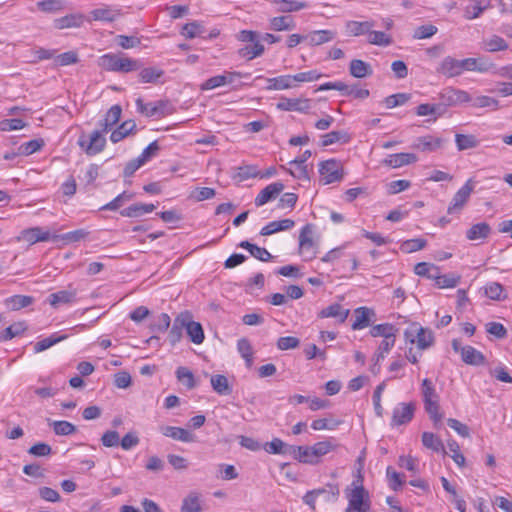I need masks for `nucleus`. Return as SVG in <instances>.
Segmentation results:
<instances>
[{
	"label": "nucleus",
	"mask_w": 512,
	"mask_h": 512,
	"mask_svg": "<svg viewBox=\"0 0 512 512\" xmlns=\"http://www.w3.org/2000/svg\"><path fill=\"white\" fill-rule=\"evenodd\" d=\"M295 226V222L292 219H283L279 221H272L265 225L260 234L262 236H269L280 231L290 230Z\"/></svg>",
	"instance_id": "29"
},
{
	"label": "nucleus",
	"mask_w": 512,
	"mask_h": 512,
	"mask_svg": "<svg viewBox=\"0 0 512 512\" xmlns=\"http://www.w3.org/2000/svg\"><path fill=\"white\" fill-rule=\"evenodd\" d=\"M160 431L164 436L181 442L191 443L196 441V436L193 433L181 427L163 426Z\"/></svg>",
	"instance_id": "18"
},
{
	"label": "nucleus",
	"mask_w": 512,
	"mask_h": 512,
	"mask_svg": "<svg viewBox=\"0 0 512 512\" xmlns=\"http://www.w3.org/2000/svg\"><path fill=\"white\" fill-rule=\"evenodd\" d=\"M437 73L447 78H453L461 75L460 62L451 56H446L437 67Z\"/></svg>",
	"instance_id": "20"
},
{
	"label": "nucleus",
	"mask_w": 512,
	"mask_h": 512,
	"mask_svg": "<svg viewBox=\"0 0 512 512\" xmlns=\"http://www.w3.org/2000/svg\"><path fill=\"white\" fill-rule=\"evenodd\" d=\"M295 26L296 24L290 16H278L270 20V28L274 31H290Z\"/></svg>",
	"instance_id": "48"
},
{
	"label": "nucleus",
	"mask_w": 512,
	"mask_h": 512,
	"mask_svg": "<svg viewBox=\"0 0 512 512\" xmlns=\"http://www.w3.org/2000/svg\"><path fill=\"white\" fill-rule=\"evenodd\" d=\"M277 108L282 111H298L305 113L311 106L309 99L282 98L277 103Z\"/></svg>",
	"instance_id": "21"
},
{
	"label": "nucleus",
	"mask_w": 512,
	"mask_h": 512,
	"mask_svg": "<svg viewBox=\"0 0 512 512\" xmlns=\"http://www.w3.org/2000/svg\"><path fill=\"white\" fill-rule=\"evenodd\" d=\"M491 233V228L486 222L477 223L471 226L466 232V237L471 240L485 239Z\"/></svg>",
	"instance_id": "38"
},
{
	"label": "nucleus",
	"mask_w": 512,
	"mask_h": 512,
	"mask_svg": "<svg viewBox=\"0 0 512 512\" xmlns=\"http://www.w3.org/2000/svg\"><path fill=\"white\" fill-rule=\"evenodd\" d=\"M76 296L77 290L69 286L68 289L60 290L50 294L48 297V302L52 307L57 308L62 304H70L74 302Z\"/></svg>",
	"instance_id": "19"
},
{
	"label": "nucleus",
	"mask_w": 512,
	"mask_h": 512,
	"mask_svg": "<svg viewBox=\"0 0 512 512\" xmlns=\"http://www.w3.org/2000/svg\"><path fill=\"white\" fill-rule=\"evenodd\" d=\"M421 393L426 412L435 422L440 421L442 419V415L439 413V396L430 379H423L421 384Z\"/></svg>",
	"instance_id": "4"
},
{
	"label": "nucleus",
	"mask_w": 512,
	"mask_h": 512,
	"mask_svg": "<svg viewBox=\"0 0 512 512\" xmlns=\"http://www.w3.org/2000/svg\"><path fill=\"white\" fill-rule=\"evenodd\" d=\"M204 32V27L198 21H192L190 23H186L181 30V35L188 38L193 39L197 36H200Z\"/></svg>",
	"instance_id": "63"
},
{
	"label": "nucleus",
	"mask_w": 512,
	"mask_h": 512,
	"mask_svg": "<svg viewBox=\"0 0 512 512\" xmlns=\"http://www.w3.org/2000/svg\"><path fill=\"white\" fill-rule=\"evenodd\" d=\"M417 156L413 153H396L389 155L383 163L392 168H399L417 161Z\"/></svg>",
	"instance_id": "26"
},
{
	"label": "nucleus",
	"mask_w": 512,
	"mask_h": 512,
	"mask_svg": "<svg viewBox=\"0 0 512 512\" xmlns=\"http://www.w3.org/2000/svg\"><path fill=\"white\" fill-rule=\"evenodd\" d=\"M319 173L325 185L341 181L343 178V168L340 162L335 159L321 162Z\"/></svg>",
	"instance_id": "9"
},
{
	"label": "nucleus",
	"mask_w": 512,
	"mask_h": 512,
	"mask_svg": "<svg viewBox=\"0 0 512 512\" xmlns=\"http://www.w3.org/2000/svg\"><path fill=\"white\" fill-rule=\"evenodd\" d=\"M289 456L302 463L314 464L310 446H289Z\"/></svg>",
	"instance_id": "34"
},
{
	"label": "nucleus",
	"mask_w": 512,
	"mask_h": 512,
	"mask_svg": "<svg viewBox=\"0 0 512 512\" xmlns=\"http://www.w3.org/2000/svg\"><path fill=\"white\" fill-rule=\"evenodd\" d=\"M32 302L33 297L26 295H14L5 300L6 306L13 311L27 307L31 305Z\"/></svg>",
	"instance_id": "51"
},
{
	"label": "nucleus",
	"mask_w": 512,
	"mask_h": 512,
	"mask_svg": "<svg viewBox=\"0 0 512 512\" xmlns=\"http://www.w3.org/2000/svg\"><path fill=\"white\" fill-rule=\"evenodd\" d=\"M98 64L106 71L121 73H128L137 70L140 67L137 60L111 53L101 56Z\"/></svg>",
	"instance_id": "3"
},
{
	"label": "nucleus",
	"mask_w": 512,
	"mask_h": 512,
	"mask_svg": "<svg viewBox=\"0 0 512 512\" xmlns=\"http://www.w3.org/2000/svg\"><path fill=\"white\" fill-rule=\"evenodd\" d=\"M367 41L369 44L378 46H389L392 43V39L389 35L382 31H373L367 33Z\"/></svg>",
	"instance_id": "60"
},
{
	"label": "nucleus",
	"mask_w": 512,
	"mask_h": 512,
	"mask_svg": "<svg viewBox=\"0 0 512 512\" xmlns=\"http://www.w3.org/2000/svg\"><path fill=\"white\" fill-rule=\"evenodd\" d=\"M268 90H285L294 87L293 75H282L267 79Z\"/></svg>",
	"instance_id": "39"
},
{
	"label": "nucleus",
	"mask_w": 512,
	"mask_h": 512,
	"mask_svg": "<svg viewBox=\"0 0 512 512\" xmlns=\"http://www.w3.org/2000/svg\"><path fill=\"white\" fill-rule=\"evenodd\" d=\"M136 106L138 112L145 115L146 117H162L167 114V103L162 100L144 103L141 98H138L136 100Z\"/></svg>",
	"instance_id": "12"
},
{
	"label": "nucleus",
	"mask_w": 512,
	"mask_h": 512,
	"mask_svg": "<svg viewBox=\"0 0 512 512\" xmlns=\"http://www.w3.org/2000/svg\"><path fill=\"white\" fill-rule=\"evenodd\" d=\"M236 39L243 43H250L237 50V55L247 61L260 57L264 51V45L260 42V34L253 30H241L236 34Z\"/></svg>",
	"instance_id": "2"
},
{
	"label": "nucleus",
	"mask_w": 512,
	"mask_h": 512,
	"mask_svg": "<svg viewBox=\"0 0 512 512\" xmlns=\"http://www.w3.org/2000/svg\"><path fill=\"white\" fill-rule=\"evenodd\" d=\"M239 247L248 250L251 256L262 262H268L272 258V255L267 249L252 244L247 240L241 241Z\"/></svg>",
	"instance_id": "36"
},
{
	"label": "nucleus",
	"mask_w": 512,
	"mask_h": 512,
	"mask_svg": "<svg viewBox=\"0 0 512 512\" xmlns=\"http://www.w3.org/2000/svg\"><path fill=\"white\" fill-rule=\"evenodd\" d=\"M313 492L317 497L323 496L326 501H335L340 494L338 485L330 483L323 488L314 489Z\"/></svg>",
	"instance_id": "61"
},
{
	"label": "nucleus",
	"mask_w": 512,
	"mask_h": 512,
	"mask_svg": "<svg viewBox=\"0 0 512 512\" xmlns=\"http://www.w3.org/2000/svg\"><path fill=\"white\" fill-rule=\"evenodd\" d=\"M182 317L186 320L183 321V324L190 340L194 344H201L205 338L202 325L199 322L193 321L192 315L187 311L182 313Z\"/></svg>",
	"instance_id": "13"
},
{
	"label": "nucleus",
	"mask_w": 512,
	"mask_h": 512,
	"mask_svg": "<svg viewBox=\"0 0 512 512\" xmlns=\"http://www.w3.org/2000/svg\"><path fill=\"white\" fill-rule=\"evenodd\" d=\"M273 3L277 7L276 11L280 13L296 12L307 7L306 2L295 0H274Z\"/></svg>",
	"instance_id": "40"
},
{
	"label": "nucleus",
	"mask_w": 512,
	"mask_h": 512,
	"mask_svg": "<svg viewBox=\"0 0 512 512\" xmlns=\"http://www.w3.org/2000/svg\"><path fill=\"white\" fill-rule=\"evenodd\" d=\"M336 37V32L332 30H315L305 35V39L312 46L322 45L332 41Z\"/></svg>",
	"instance_id": "28"
},
{
	"label": "nucleus",
	"mask_w": 512,
	"mask_h": 512,
	"mask_svg": "<svg viewBox=\"0 0 512 512\" xmlns=\"http://www.w3.org/2000/svg\"><path fill=\"white\" fill-rule=\"evenodd\" d=\"M459 62L461 74L464 71L485 73L493 67V64L483 57L465 58L459 60Z\"/></svg>",
	"instance_id": "15"
},
{
	"label": "nucleus",
	"mask_w": 512,
	"mask_h": 512,
	"mask_svg": "<svg viewBox=\"0 0 512 512\" xmlns=\"http://www.w3.org/2000/svg\"><path fill=\"white\" fill-rule=\"evenodd\" d=\"M183 321L186 320L182 317L181 313L175 318L174 323L169 331L168 339L173 346L177 344L182 338V330L184 328Z\"/></svg>",
	"instance_id": "52"
},
{
	"label": "nucleus",
	"mask_w": 512,
	"mask_h": 512,
	"mask_svg": "<svg viewBox=\"0 0 512 512\" xmlns=\"http://www.w3.org/2000/svg\"><path fill=\"white\" fill-rule=\"evenodd\" d=\"M374 27L373 21H348L345 24V31L349 36L358 37L370 32Z\"/></svg>",
	"instance_id": "27"
},
{
	"label": "nucleus",
	"mask_w": 512,
	"mask_h": 512,
	"mask_svg": "<svg viewBox=\"0 0 512 512\" xmlns=\"http://www.w3.org/2000/svg\"><path fill=\"white\" fill-rule=\"evenodd\" d=\"M351 136L344 130L331 131L321 136V146L327 147L335 143H348Z\"/></svg>",
	"instance_id": "33"
},
{
	"label": "nucleus",
	"mask_w": 512,
	"mask_h": 512,
	"mask_svg": "<svg viewBox=\"0 0 512 512\" xmlns=\"http://www.w3.org/2000/svg\"><path fill=\"white\" fill-rule=\"evenodd\" d=\"M67 335H57V334H52L50 335L49 337L47 338H44L40 341H38L35 345H34V352L35 353H40L42 351H45L46 349L52 347L53 345L67 339Z\"/></svg>",
	"instance_id": "56"
},
{
	"label": "nucleus",
	"mask_w": 512,
	"mask_h": 512,
	"mask_svg": "<svg viewBox=\"0 0 512 512\" xmlns=\"http://www.w3.org/2000/svg\"><path fill=\"white\" fill-rule=\"evenodd\" d=\"M313 225L306 224L299 235V254L305 260H311L316 256L315 243L312 238Z\"/></svg>",
	"instance_id": "11"
},
{
	"label": "nucleus",
	"mask_w": 512,
	"mask_h": 512,
	"mask_svg": "<svg viewBox=\"0 0 512 512\" xmlns=\"http://www.w3.org/2000/svg\"><path fill=\"white\" fill-rule=\"evenodd\" d=\"M311 447V455L314 459V464L319 462V459L328 454L330 451L335 449V445L331 441H320L315 443Z\"/></svg>",
	"instance_id": "45"
},
{
	"label": "nucleus",
	"mask_w": 512,
	"mask_h": 512,
	"mask_svg": "<svg viewBox=\"0 0 512 512\" xmlns=\"http://www.w3.org/2000/svg\"><path fill=\"white\" fill-rule=\"evenodd\" d=\"M351 486V489L346 490L348 506L345 512H368L370 509L369 493L363 486V476L360 471Z\"/></svg>",
	"instance_id": "1"
},
{
	"label": "nucleus",
	"mask_w": 512,
	"mask_h": 512,
	"mask_svg": "<svg viewBox=\"0 0 512 512\" xmlns=\"http://www.w3.org/2000/svg\"><path fill=\"white\" fill-rule=\"evenodd\" d=\"M422 443L428 449H431L435 452L442 451L443 453H445L442 441L440 440L439 437H437L435 434L431 432H424L422 434Z\"/></svg>",
	"instance_id": "55"
},
{
	"label": "nucleus",
	"mask_w": 512,
	"mask_h": 512,
	"mask_svg": "<svg viewBox=\"0 0 512 512\" xmlns=\"http://www.w3.org/2000/svg\"><path fill=\"white\" fill-rule=\"evenodd\" d=\"M200 494L198 492H190L182 502L181 512H201Z\"/></svg>",
	"instance_id": "42"
},
{
	"label": "nucleus",
	"mask_w": 512,
	"mask_h": 512,
	"mask_svg": "<svg viewBox=\"0 0 512 512\" xmlns=\"http://www.w3.org/2000/svg\"><path fill=\"white\" fill-rule=\"evenodd\" d=\"M490 7V0H469V3L464 9V17L468 20H473Z\"/></svg>",
	"instance_id": "25"
},
{
	"label": "nucleus",
	"mask_w": 512,
	"mask_h": 512,
	"mask_svg": "<svg viewBox=\"0 0 512 512\" xmlns=\"http://www.w3.org/2000/svg\"><path fill=\"white\" fill-rule=\"evenodd\" d=\"M484 294L491 300L501 301L506 298L503 286L498 282H490L484 287Z\"/></svg>",
	"instance_id": "54"
},
{
	"label": "nucleus",
	"mask_w": 512,
	"mask_h": 512,
	"mask_svg": "<svg viewBox=\"0 0 512 512\" xmlns=\"http://www.w3.org/2000/svg\"><path fill=\"white\" fill-rule=\"evenodd\" d=\"M436 277L433 278L437 287L439 288H454L456 287L460 280L461 276L457 274H444L440 275L439 269L436 271Z\"/></svg>",
	"instance_id": "44"
},
{
	"label": "nucleus",
	"mask_w": 512,
	"mask_h": 512,
	"mask_svg": "<svg viewBox=\"0 0 512 512\" xmlns=\"http://www.w3.org/2000/svg\"><path fill=\"white\" fill-rule=\"evenodd\" d=\"M484 49L489 52L503 51L508 48L507 42L500 36L493 35L492 37L485 39Z\"/></svg>",
	"instance_id": "59"
},
{
	"label": "nucleus",
	"mask_w": 512,
	"mask_h": 512,
	"mask_svg": "<svg viewBox=\"0 0 512 512\" xmlns=\"http://www.w3.org/2000/svg\"><path fill=\"white\" fill-rule=\"evenodd\" d=\"M398 332V329L390 324V323H383L373 326L370 329V335L372 337H383L384 339L396 336Z\"/></svg>",
	"instance_id": "49"
},
{
	"label": "nucleus",
	"mask_w": 512,
	"mask_h": 512,
	"mask_svg": "<svg viewBox=\"0 0 512 512\" xmlns=\"http://www.w3.org/2000/svg\"><path fill=\"white\" fill-rule=\"evenodd\" d=\"M84 22L81 14H70L55 20V27L58 29L80 27Z\"/></svg>",
	"instance_id": "41"
},
{
	"label": "nucleus",
	"mask_w": 512,
	"mask_h": 512,
	"mask_svg": "<svg viewBox=\"0 0 512 512\" xmlns=\"http://www.w3.org/2000/svg\"><path fill=\"white\" fill-rule=\"evenodd\" d=\"M415 405L413 403H399L393 410L392 425H403L410 422L414 416Z\"/></svg>",
	"instance_id": "14"
},
{
	"label": "nucleus",
	"mask_w": 512,
	"mask_h": 512,
	"mask_svg": "<svg viewBox=\"0 0 512 512\" xmlns=\"http://www.w3.org/2000/svg\"><path fill=\"white\" fill-rule=\"evenodd\" d=\"M136 130V123L134 120H126L120 126H118L115 130L112 131L110 135V140L113 143H118L123 140L128 135L134 133Z\"/></svg>",
	"instance_id": "30"
},
{
	"label": "nucleus",
	"mask_w": 512,
	"mask_h": 512,
	"mask_svg": "<svg viewBox=\"0 0 512 512\" xmlns=\"http://www.w3.org/2000/svg\"><path fill=\"white\" fill-rule=\"evenodd\" d=\"M102 131L95 130L89 137L82 134L78 139L79 147L89 156L102 152L106 145V138Z\"/></svg>",
	"instance_id": "6"
},
{
	"label": "nucleus",
	"mask_w": 512,
	"mask_h": 512,
	"mask_svg": "<svg viewBox=\"0 0 512 512\" xmlns=\"http://www.w3.org/2000/svg\"><path fill=\"white\" fill-rule=\"evenodd\" d=\"M122 109L119 105H113L106 113L104 119L99 123L102 127V132L106 133L118 123L121 118Z\"/></svg>",
	"instance_id": "31"
},
{
	"label": "nucleus",
	"mask_w": 512,
	"mask_h": 512,
	"mask_svg": "<svg viewBox=\"0 0 512 512\" xmlns=\"http://www.w3.org/2000/svg\"><path fill=\"white\" fill-rule=\"evenodd\" d=\"M258 176L259 170L257 169V166L243 165L237 168V172L233 176V179L242 182L250 178H256Z\"/></svg>",
	"instance_id": "57"
},
{
	"label": "nucleus",
	"mask_w": 512,
	"mask_h": 512,
	"mask_svg": "<svg viewBox=\"0 0 512 512\" xmlns=\"http://www.w3.org/2000/svg\"><path fill=\"white\" fill-rule=\"evenodd\" d=\"M289 446L290 445L286 444L281 439L274 438L272 441L265 444L264 449L270 454L289 455Z\"/></svg>",
	"instance_id": "58"
},
{
	"label": "nucleus",
	"mask_w": 512,
	"mask_h": 512,
	"mask_svg": "<svg viewBox=\"0 0 512 512\" xmlns=\"http://www.w3.org/2000/svg\"><path fill=\"white\" fill-rule=\"evenodd\" d=\"M349 309H344L341 304L333 303L322 309L318 316L320 318H336L340 323H344L349 316Z\"/></svg>",
	"instance_id": "24"
},
{
	"label": "nucleus",
	"mask_w": 512,
	"mask_h": 512,
	"mask_svg": "<svg viewBox=\"0 0 512 512\" xmlns=\"http://www.w3.org/2000/svg\"><path fill=\"white\" fill-rule=\"evenodd\" d=\"M355 321L352 324L353 330H361L367 327L370 323V316L374 315L373 310L367 307H359L355 309Z\"/></svg>",
	"instance_id": "35"
},
{
	"label": "nucleus",
	"mask_w": 512,
	"mask_h": 512,
	"mask_svg": "<svg viewBox=\"0 0 512 512\" xmlns=\"http://www.w3.org/2000/svg\"><path fill=\"white\" fill-rule=\"evenodd\" d=\"M89 15L92 21L113 22L121 13L119 9L110 6H101L90 11Z\"/></svg>",
	"instance_id": "23"
},
{
	"label": "nucleus",
	"mask_w": 512,
	"mask_h": 512,
	"mask_svg": "<svg viewBox=\"0 0 512 512\" xmlns=\"http://www.w3.org/2000/svg\"><path fill=\"white\" fill-rule=\"evenodd\" d=\"M44 145V141L42 139H33L28 142L22 143L18 147V154L20 155H31L37 151H39Z\"/></svg>",
	"instance_id": "64"
},
{
	"label": "nucleus",
	"mask_w": 512,
	"mask_h": 512,
	"mask_svg": "<svg viewBox=\"0 0 512 512\" xmlns=\"http://www.w3.org/2000/svg\"><path fill=\"white\" fill-rule=\"evenodd\" d=\"M284 189L282 182H274L267 185L262 189L255 198V205L257 207L265 205L267 202L275 199Z\"/></svg>",
	"instance_id": "16"
},
{
	"label": "nucleus",
	"mask_w": 512,
	"mask_h": 512,
	"mask_svg": "<svg viewBox=\"0 0 512 512\" xmlns=\"http://www.w3.org/2000/svg\"><path fill=\"white\" fill-rule=\"evenodd\" d=\"M444 113H445V109H443V105H438V103L437 104L424 103V104H420L419 106L416 107V114L418 116H433L434 121L438 117L442 116Z\"/></svg>",
	"instance_id": "43"
},
{
	"label": "nucleus",
	"mask_w": 512,
	"mask_h": 512,
	"mask_svg": "<svg viewBox=\"0 0 512 512\" xmlns=\"http://www.w3.org/2000/svg\"><path fill=\"white\" fill-rule=\"evenodd\" d=\"M455 143L459 151L476 148L479 145V140L472 134H459L455 135Z\"/></svg>",
	"instance_id": "47"
},
{
	"label": "nucleus",
	"mask_w": 512,
	"mask_h": 512,
	"mask_svg": "<svg viewBox=\"0 0 512 512\" xmlns=\"http://www.w3.org/2000/svg\"><path fill=\"white\" fill-rule=\"evenodd\" d=\"M51 235L49 231H44L40 227H32L21 231L17 237V241H26L29 244H35L37 242H44L50 239Z\"/></svg>",
	"instance_id": "17"
},
{
	"label": "nucleus",
	"mask_w": 512,
	"mask_h": 512,
	"mask_svg": "<svg viewBox=\"0 0 512 512\" xmlns=\"http://www.w3.org/2000/svg\"><path fill=\"white\" fill-rule=\"evenodd\" d=\"M404 338L410 343H416L420 350H425L434 344V334L430 329L421 327L418 323H412L404 331Z\"/></svg>",
	"instance_id": "5"
},
{
	"label": "nucleus",
	"mask_w": 512,
	"mask_h": 512,
	"mask_svg": "<svg viewBox=\"0 0 512 512\" xmlns=\"http://www.w3.org/2000/svg\"><path fill=\"white\" fill-rule=\"evenodd\" d=\"M210 382L213 390L220 395H229L232 392L228 379L224 375H213Z\"/></svg>",
	"instance_id": "46"
},
{
	"label": "nucleus",
	"mask_w": 512,
	"mask_h": 512,
	"mask_svg": "<svg viewBox=\"0 0 512 512\" xmlns=\"http://www.w3.org/2000/svg\"><path fill=\"white\" fill-rule=\"evenodd\" d=\"M164 71L157 67H147L140 71L139 78L142 83H156L162 76Z\"/></svg>",
	"instance_id": "53"
},
{
	"label": "nucleus",
	"mask_w": 512,
	"mask_h": 512,
	"mask_svg": "<svg viewBox=\"0 0 512 512\" xmlns=\"http://www.w3.org/2000/svg\"><path fill=\"white\" fill-rule=\"evenodd\" d=\"M349 73L355 78H366L372 75L373 70L369 63L353 59L349 65Z\"/></svg>",
	"instance_id": "32"
},
{
	"label": "nucleus",
	"mask_w": 512,
	"mask_h": 512,
	"mask_svg": "<svg viewBox=\"0 0 512 512\" xmlns=\"http://www.w3.org/2000/svg\"><path fill=\"white\" fill-rule=\"evenodd\" d=\"M444 143H445V140L441 137L426 135V136L418 137L416 139L414 148H416L422 152H433V151L440 149Z\"/></svg>",
	"instance_id": "22"
},
{
	"label": "nucleus",
	"mask_w": 512,
	"mask_h": 512,
	"mask_svg": "<svg viewBox=\"0 0 512 512\" xmlns=\"http://www.w3.org/2000/svg\"><path fill=\"white\" fill-rule=\"evenodd\" d=\"M475 187L472 178L468 179L465 184L454 194L450 205L448 206V214H459L468 202L471 193Z\"/></svg>",
	"instance_id": "7"
},
{
	"label": "nucleus",
	"mask_w": 512,
	"mask_h": 512,
	"mask_svg": "<svg viewBox=\"0 0 512 512\" xmlns=\"http://www.w3.org/2000/svg\"><path fill=\"white\" fill-rule=\"evenodd\" d=\"M156 209L154 204L135 203L123 209L120 213L124 217H139Z\"/></svg>",
	"instance_id": "37"
},
{
	"label": "nucleus",
	"mask_w": 512,
	"mask_h": 512,
	"mask_svg": "<svg viewBox=\"0 0 512 512\" xmlns=\"http://www.w3.org/2000/svg\"><path fill=\"white\" fill-rule=\"evenodd\" d=\"M440 102L438 105H443V109L446 110L447 107L457 106L462 103L470 102V95L460 89H456L453 87H446L439 93Z\"/></svg>",
	"instance_id": "8"
},
{
	"label": "nucleus",
	"mask_w": 512,
	"mask_h": 512,
	"mask_svg": "<svg viewBox=\"0 0 512 512\" xmlns=\"http://www.w3.org/2000/svg\"><path fill=\"white\" fill-rule=\"evenodd\" d=\"M27 329L24 322H17L7 327L2 334H0V341L5 342L20 335Z\"/></svg>",
	"instance_id": "62"
},
{
	"label": "nucleus",
	"mask_w": 512,
	"mask_h": 512,
	"mask_svg": "<svg viewBox=\"0 0 512 512\" xmlns=\"http://www.w3.org/2000/svg\"><path fill=\"white\" fill-rule=\"evenodd\" d=\"M452 348L455 352L460 353L461 359L468 365H482L485 363L484 355L472 346H462L457 339L452 340Z\"/></svg>",
	"instance_id": "10"
},
{
	"label": "nucleus",
	"mask_w": 512,
	"mask_h": 512,
	"mask_svg": "<svg viewBox=\"0 0 512 512\" xmlns=\"http://www.w3.org/2000/svg\"><path fill=\"white\" fill-rule=\"evenodd\" d=\"M237 350L245 360L246 366L250 368L253 364V348L251 343L246 338H241L237 341Z\"/></svg>",
	"instance_id": "50"
}]
</instances>
